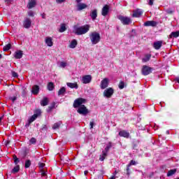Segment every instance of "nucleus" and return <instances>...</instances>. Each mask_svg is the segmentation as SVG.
I'll use <instances>...</instances> for the list:
<instances>
[{
	"mask_svg": "<svg viewBox=\"0 0 179 179\" xmlns=\"http://www.w3.org/2000/svg\"><path fill=\"white\" fill-rule=\"evenodd\" d=\"M90 38L92 44H97L100 42V34L96 31L92 32L90 35Z\"/></svg>",
	"mask_w": 179,
	"mask_h": 179,
	"instance_id": "obj_2",
	"label": "nucleus"
},
{
	"mask_svg": "<svg viewBox=\"0 0 179 179\" xmlns=\"http://www.w3.org/2000/svg\"><path fill=\"white\" fill-rule=\"evenodd\" d=\"M38 166H39L40 170H43V169H44V166H45V164L40 162L38 164Z\"/></svg>",
	"mask_w": 179,
	"mask_h": 179,
	"instance_id": "obj_45",
	"label": "nucleus"
},
{
	"mask_svg": "<svg viewBox=\"0 0 179 179\" xmlns=\"http://www.w3.org/2000/svg\"><path fill=\"white\" fill-rule=\"evenodd\" d=\"M144 26H145L146 27H156L157 26V22L152 20V21H146L144 23Z\"/></svg>",
	"mask_w": 179,
	"mask_h": 179,
	"instance_id": "obj_8",
	"label": "nucleus"
},
{
	"mask_svg": "<svg viewBox=\"0 0 179 179\" xmlns=\"http://www.w3.org/2000/svg\"><path fill=\"white\" fill-rule=\"evenodd\" d=\"M13 159L14 163H15V164H17V163H19V162H20L19 158L16 155H13Z\"/></svg>",
	"mask_w": 179,
	"mask_h": 179,
	"instance_id": "obj_41",
	"label": "nucleus"
},
{
	"mask_svg": "<svg viewBox=\"0 0 179 179\" xmlns=\"http://www.w3.org/2000/svg\"><path fill=\"white\" fill-rule=\"evenodd\" d=\"M110 179H115V176H112Z\"/></svg>",
	"mask_w": 179,
	"mask_h": 179,
	"instance_id": "obj_59",
	"label": "nucleus"
},
{
	"mask_svg": "<svg viewBox=\"0 0 179 179\" xmlns=\"http://www.w3.org/2000/svg\"><path fill=\"white\" fill-rule=\"evenodd\" d=\"M153 2H155V0H150L148 5H150V6H153Z\"/></svg>",
	"mask_w": 179,
	"mask_h": 179,
	"instance_id": "obj_50",
	"label": "nucleus"
},
{
	"mask_svg": "<svg viewBox=\"0 0 179 179\" xmlns=\"http://www.w3.org/2000/svg\"><path fill=\"white\" fill-rule=\"evenodd\" d=\"M45 43L48 47H52V38L51 37H47L45 38Z\"/></svg>",
	"mask_w": 179,
	"mask_h": 179,
	"instance_id": "obj_22",
	"label": "nucleus"
},
{
	"mask_svg": "<svg viewBox=\"0 0 179 179\" xmlns=\"http://www.w3.org/2000/svg\"><path fill=\"white\" fill-rule=\"evenodd\" d=\"M37 5V1L36 0H30L27 4L28 9H31V8H34Z\"/></svg>",
	"mask_w": 179,
	"mask_h": 179,
	"instance_id": "obj_15",
	"label": "nucleus"
},
{
	"mask_svg": "<svg viewBox=\"0 0 179 179\" xmlns=\"http://www.w3.org/2000/svg\"><path fill=\"white\" fill-rule=\"evenodd\" d=\"M86 8H87V4L85 3H78L77 4L78 10H83V9H86Z\"/></svg>",
	"mask_w": 179,
	"mask_h": 179,
	"instance_id": "obj_14",
	"label": "nucleus"
},
{
	"mask_svg": "<svg viewBox=\"0 0 179 179\" xmlns=\"http://www.w3.org/2000/svg\"><path fill=\"white\" fill-rule=\"evenodd\" d=\"M41 176L42 177H46L47 176V172H45V171H44V169H41Z\"/></svg>",
	"mask_w": 179,
	"mask_h": 179,
	"instance_id": "obj_44",
	"label": "nucleus"
},
{
	"mask_svg": "<svg viewBox=\"0 0 179 179\" xmlns=\"http://www.w3.org/2000/svg\"><path fill=\"white\" fill-rule=\"evenodd\" d=\"M113 94H114V89L112 87L108 88L103 92V96L104 97H107V99H110Z\"/></svg>",
	"mask_w": 179,
	"mask_h": 179,
	"instance_id": "obj_6",
	"label": "nucleus"
},
{
	"mask_svg": "<svg viewBox=\"0 0 179 179\" xmlns=\"http://www.w3.org/2000/svg\"><path fill=\"white\" fill-rule=\"evenodd\" d=\"M109 10H110V6L107 4L105 5L102 8V12H101L102 16H107V15H108Z\"/></svg>",
	"mask_w": 179,
	"mask_h": 179,
	"instance_id": "obj_10",
	"label": "nucleus"
},
{
	"mask_svg": "<svg viewBox=\"0 0 179 179\" xmlns=\"http://www.w3.org/2000/svg\"><path fill=\"white\" fill-rule=\"evenodd\" d=\"M153 71H155V69H153L152 67L143 65L141 69V73L142 75H143L144 76H148V75H150V73H152Z\"/></svg>",
	"mask_w": 179,
	"mask_h": 179,
	"instance_id": "obj_3",
	"label": "nucleus"
},
{
	"mask_svg": "<svg viewBox=\"0 0 179 179\" xmlns=\"http://www.w3.org/2000/svg\"><path fill=\"white\" fill-rule=\"evenodd\" d=\"M175 82H177V83H179V77H177L174 79Z\"/></svg>",
	"mask_w": 179,
	"mask_h": 179,
	"instance_id": "obj_54",
	"label": "nucleus"
},
{
	"mask_svg": "<svg viewBox=\"0 0 179 179\" xmlns=\"http://www.w3.org/2000/svg\"><path fill=\"white\" fill-rule=\"evenodd\" d=\"M56 2H57V3H62V2H65V0H56Z\"/></svg>",
	"mask_w": 179,
	"mask_h": 179,
	"instance_id": "obj_51",
	"label": "nucleus"
},
{
	"mask_svg": "<svg viewBox=\"0 0 179 179\" xmlns=\"http://www.w3.org/2000/svg\"><path fill=\"white\" fill-rule=\"evenodd\" d=\"M10 47H12V45L8 43L3 47V51H9V50H10Z\"/></svg>",
	"mask_w": 179,
	"mask_h": 179,
	"instance_id": "obj_37",
	"label": "nucleus"
},
{
	"mask_svg": "<svg viewBox=\"0 0 179 179\" xmlns=\"http://www.w3.org/2000/svg\"><path fill=\"white\" fill-rule=\"evenodd\" d=\"M14 57L16 59H20L23 57V52L22 50H18L15 52Z\"/></svg>",
	"mask_w": 179,
	"mask_h": 179,
	"instance_id": "obj_17",
	"label": "nucleus"
},
{
	"mask_svg": "<svg viewBox=\"0 0 179 179\" xmlns=\"http://www.w3.org/2000/svg\"><path fill=\"white\" fill-rule=\"evenodd\" d=\"M54 83H48V90H49L50 92L54 90Z\"/></svg>",
	"mask_w": 179,
	"mask_h": 179,
	"instance_id": "obj_33",
	"label": "nucleus"
},
{
	"mask_svg": "<svg viewBox=\"0 0 179 179\" xmlns=\"http://www.w3.org/2000/svg\"><path fill=\"white\" fill-rule=\"evenodd\" d=\"M89 30H90V25L89 24H85L81 27L74 26L73 32L75 34H77V36H82V34H86Z\"/></svg>",
	"mask_w": 179,
	"mask_h": 179,
	"instance_id": "obj_1",
	"label": "nucleus"
},
{
	"mask_svg": "<svg viewBox=\"0 0 179 179\" xmlns=\"http://www.w3.org/2000/svg\"><path fill=\"white\" fill-rule=\"evenodd\" d=\"M176 173H177V169H171L167 172L166 176L167 177H171L174 176Z\"/></svg>",
	"mask_w": 179,
	"mask_h": 179,
	"instance_id": "obj_21",
	"label": "nucleus"
},
{
	"mask_svg": "<svg viewBox=\"0 0 179 179\" xmlns=\"http://www.w3.org/2000/svg\"><path fill=\"white\" fill-rule=\"evenodd\" d=\"M37 142V139H36V138L32 137L30 140H29V145H35V143Z\"/></svg>",
	"mask_w": 179,
	"mask_h": 179,
	"instance_id": "obj_38",
	"label": "nucleus"
},
{
	"mask_svg": "<svg viewBox=\"0 0 179 179\" xmlns=\"http://www.w3.org/2000/svg\"><path fill=\"white\" fill-rule=\"evenodd\" d=\"M37 119V115H33L29 120V122H28V127L29 125H30L31 124V122H33L34 121H35Z\"/></svg>",
	"mask_w": 179,
	"mask_h": 179,
	"instance_id": "obj_27",
	"label": "nucleus"
},
{
	"mask_svg": "<svg viewBox=\"0 0 179 179\" xmlns=\"http://www.w3.org/2000/svg\"><path fill=\"white\" fill-rule=\"evenodd\" d=\"M166 12L168 15H173L174 10L169 8L166 10Z\"/></svg>",
	"mask_w": 179,
	"mask_h": 179,
	"instance_id": "obj_42",
	"label": "nucleus"
},
{
	"mask_svg": "<svg viewBox=\"0 0 179 179\" xmlns=\"http://www.w3.org/2000/svg\"><path fill=\"white\" fill-rule=\"evenodd\" d=\"M66 30V25L65 24H62L60 29H59V33H64Z\"/></svg>",
	"mask_w": 179,
	"mask_h": 179,
	"instance_id": "obj_31",
	"label": "nucleus"
},
{
	"mask_svg": "<svg viewBox=\"0 0 179 179\" xmlns=\"http://www.w3.org/2000/svg\"><path fill=\"white\" fill-rule=\"evenodd\" d=\"M61 124H62V122H56L53 124L52 129H59V127H61Z\"/></svg>",
	"mask_w": 179,
	"mask_h": 179,
	"instance_id": "obj_32",
	"label": "nucleus"
},
{
	"mask_svg": "<svg viewBox=\"0 0 179 179\" xmlns=\"http://www.w3.org/2000/svg\"><path fill=\"white\" fill-rule=\"evenodd\" d=\"M1 58H2V55L0 54V59H1Z\"/></svg>",
	"mask_w": 179,
	"mask_h": 179,
	"instance_id": "obj_62",
	"label": "nucleus"
},
{
	"mask_svg": "<svg viewBox=\"0 0 179 179\" xmlns=\"http://www.w3.org/2000/svg\"><path fill=\"white\" fill-rule=\"evenodd\" d=\"M60 66H61V68H65V66H66V62H62L60 63Z\"/></svg>",
	"mask_w": 179,
	"mask_h": 179,
	"instance_id": "obj_47",
	"label": "nucleus"
},
{
	"mask_svg": "<svg viewBox=\"0 0 179 179\" xmlns=\"http://www.w3.org/2000/svg\"><path fill=\"white\" fill-rule=\"evenodd\" d=\"M34 115H36L37 117H38V115H41V110L38 109L35 110V114Z\"/></svg>",
	"mask_w": 179,
	"mask_h": 179,
	"instance_id": "obj_43",
	"label": "nucleus"
},
{
	"mask_svg": "<svg viewBox=\"0 0 179 179\" xmlns=\"http://www.w3.org/2000/svg\"><path fill=\"white\" fill-rule=\"evenodd\" d=\"M76 1L77 3V4H78V3H80V2H82V0H76Z\"/></svg>",
	"mask_w": 179,
	"mask_h": 179,
	"instance_id": "obj_58",
	"label": "nucleus"
},
{
	"mask_svg": "<svg viewBox=\"0 0 179 179\" xmlns=\"http://www.w3.org/2000/svg\"><path fill=\"white\" fill-rule=\"evenodd\" d=\"M162 45H163V41H158L154 42L153 48H155V50H160L162 48Z\"/></svg>",
	"mask_w": 179,
	"mask_h": 179,
	"instance_id": "obj_13",
	"label": "nucleus"
},
{
	"mask_svg": "<svg viewBox=\"0 0 179 179\" xmlns=\"http://www.w3.org/2000/svg\"><path fill=\"white\" fill-rule=\"evenodd\" d=\"M118 19L123 24H129L131 22V18L122 15H119Z\"/></svg>",
	"mask_w": 179,
	"mask_h": 179,
	"instance_id": "obj_7",
	"label": "nucleus"
},
{
	"mask_svg": "<svg viewBox=\"0 0 179 179\" xmlns=\"http://www.w3.org/2000/svg\"><path fill=\"white\" fill-rule=\"evenodd\" d=\"M125 87V83L124 81H120L119 83V89H124Z\"/></svg>",
	"mask_w": 179,
	"mask_h": 179,
	"instance_id": "obj_40",
	"label": "nucleus"
},
{
	"mask_svg": "<svg viewBox=\"0 0 179 179\" xmlns=\"http://www.w3.org/2000/svg\"><path fill=\"white\" fill-rule=\"evenodd\" d=\"M78 45V41L76 40H73L69 45L70 48H75Z\"/></svg>",
	"mask_w": 179,
	"mask_h": 179,
	"instance_id": "obj_29",
	"label": "nucleus"
},
{
	"mask_svg": "<svg viewBox=\"0 0 179 179\" xmlns=\"http://www.w3.org/2000/svg\"><path fill=\"white\" fill-rule=\"evenodd\" d=\"M19 170H20V168L19 167V166H15L12 170V173H13L14 174H16V173H18Z\"/></svg>",
	"mask_w": 179,
	"mask_h": 179,
	"instance_id": "obj_39",
	"label": "nucleus"
},
{
	"mask_svg": "<svg viewBox=\"0 0 179 179\" xmlns=\"http://www.w3.org/2000/svg\"><path fill=\"white\" fill-rule=\"evenodd\" d=\"M112 146H113V143H111V142H109L105 148V152H108V150H110Z\"/></svg>",
	"mask_w": 179,
	"mask_h": 179,
	"instance_id": "obj_36",
	"label": "nucleus"
},
{
	"mask_svg": "<svg viewBox=\"0 0 179 179\" xmlns=\"http://www.w3.org/2000/svg\"><path fill=\"white\" fill-rule=\"evenodd\" d=\"M10 100H12L13 102H15V101H16V96L10 98Z\"/></svg>",
	"mask_w": 179,
	"mask_h": 179,
	"instance_id": "obj_55",
	"label": "nucleus"
},
{
	"mask_svg": "<svg viewBox=\"0 0 179 179\" xmlns=\"http://www.w3.org/2000/svg\"><path fill=\"white\" fill-rule=\"evenodd\" d=\"M84 174L85 176H87V174H89V171H85Z\"/></svg>",
	"mask_w": 179,
	"mask_h": 179,
	"instance_id": "obj_56",
	"label": "nucleus"
},
{
	"mask_svg": "<svg viewBox=\"0 0 179 179\" xmlns=\"http://www.w3.org/2000/svg\"><path fill=\"white\" fill-rule=\"evenodd\" d=\"M90 129H93V127L94 126V122H90Z\"/></svg>",
	"mask_w": 179,
	"mask_h": 179,
	"instance_id": "obj_49",
	"label": "nucleus"
},
{
	"mask_svg": "<svg viewBox=\"0 0 179 179\" xmlns=\"http://www.w3.org/2000/svg\"><path fill=\"white\" fill-rule=\"evenodd\" d=\"M43 19H45V13L41 15Z\"/></svg>",
	"mask_w": 179,
	"mask_h": 179,
	"instance_id": "obj_57",
	"label": "nucleus"
},
{
	"mask_svg": "<svg viewBox=\"0 0 179 179\" xmlns=\"http://www.w3.org/2000/svg\"><path fill=\"white\" fill-rule=\"evenodd\" d=\"M133 17H135V13H133Z\"/></svg>",
	"mask_w": 179,
	"mask_h": 179,
	"instance_id": "obj_61",
	"label": "nucleus"
},
{
	"mask_svg": "<svg viewBox=\"0 0 179 179\" xmlns=\"http://www.w3.org/2000/svg\"><path fill=\"white\" fill-rule=\"evenodd\" d=\"M107 153L108 152H106V151H103L102 152V155H100V157H99V160L101 161V162H103V160H104V159H106V157H107Z\"/></svg>",
	"mask_w": 179,
	"mask_h": 179,
	"instance_id": "obj_30",
	"label": "nucleus"
},
{
	"mask_svg": "<svg viewBox=\"0 0 179 179\" xmlns=\"http://www.w3.org/2000/svg\"><path fill=\"white\" fill-rule=\"evenodd\" d=\"M115 174H117V171H115Z\"/></svg>",
	"mask_w": 179,
	"mask_h": 179,
	"instance_id": "obj_63",
	"label": "nucleus"
},
{
	"mask_svg": "<svg viewBox=\"0 0 179 179\" xmlns=\"http://www.w3.org/2000/svg\"><path fill=\"white\" fill-rule=\"evenodd\" d=\"M139 129H141V131H145V126H138Z\"/></svg>",
	"mask_w": 179,
	"mask_h": 179,
	"instance_id": "obj_52",
	"label": "nucleus"
},
{
	"mask_svg": "<svg viewBox=\"0 0 179 179\" xmlns=\"http://www.w3.org/2000/svg\"><path fill=\"white\" fill-rule=\"evenodd\" d=\"M86 101H87L83 98H78L77 99H76L74 101L73 106L74 108H78L81 106H83V104H85L86 103Z\"/></svg>",
	"mask_w": 179,
	"mask_h": 179,
	"instance_id": "obj_4",
	"label": "nucleus"
},
{
	"mask_svg": "<svg viewBox=\"0 0 179 179\" xmlns=\"http://www.w3.org/2000/svg\"><path fill=\"white\" fill-rule=\"evenodd\" d=\"M135 164V161L131 160L129 166H134Z\"/></svg>",
	"mask_w": 179,
	"mask_h": 179,
	"instance_id": "obj_53",
	"label": "nucleus"
},
{
	"mask_svg": "<svg viewBox=\"0 0 179 179\" xmlns=\"http://www.w3.org/2000/svg\"><path fill=\"white\" fill-rule=\"evenodd\" d=\"M66 85L69 87H71V89H78V87H79L78 83H67Z\"/></svg>",
	"mask_w": 179,
	"mask_h": 179,
	"instance_id": "obj_18",
	"label": "nucleus"
},
{
	"mask_svg": "<svg viewBox=\"0 0 179 179\" xmlns=\"http://www.w3.org/2000/svg\"><path fill=\"white\" fill-rule=\"evenodd\" d=\"M77 112L81 115H87V114H89V109H87L85 105H82L81 106L78 107Z\"/></svg>",
	"mask_w": 179,
	"mask_h": 179,
	"instance_id": "obj_5",
	"label": "nucleus"
},
{
	"mask_svg": "<svg viewBox=\"0 0 179 179\" xmlns=\"http://www.w3.org/2000/svg\"><path fill=\"white\" fill-rule=\"evenodd\" d=\"M152 58L151 54H146L144 55V57L142 59V62H149Z\"/></svg>",
	"mask_w": 179,
	"mask_h": 179,
	"instance_id": "obj_19",
	"label": "nucleus"
},
{
	"mask_svg": "<svg viewBox=\"0 0 179 179\" xmlns=\"http://www.w3.org/2000/svg\"><path fill=\"white\" fill-rule=\"evenodd\" d=\"M143 12L141 10V9H136L135 10V17H141Z\"/></svg>",
	"mask_w": 179,
	"mask_h": 179,
	"instance_id": "obj_25",
	"label": "nucleus"
},
{
	"mask_svg": "<svg viewBox=\"0 0 179 179\" xmlns=\"http://www.w3.org/2000/svg\"><path fill=\"white\" fill-rule=\"evenodd\" d=\"M48 98L44 97L41 101V105L43 106V107L45 106H48Z\"/></svg>",
	"mask_w": 179,
	"mask_h": 179,
	"instance_id": "obj_23",
	"label": "nucleus"
},
{
	"mask_svg": "<svg viewBox=\"0 0 179 179\" xmlns=\"http://www.w3.org/2000/svg\"><path fill=\"white\" fill-rule=\"evenodd\" d=\"M38 92H40V87L38 85H34L32 87V90H31L32 94L37 95L38 94Z\"/></svg>",
	"mask_w": 179,
	"mask_h": 179,
	"instance_id": "obj_16",
	"label": "nucleus"
},
{
	"mask_svg": "<svg viewBox=\"0 0 179 179\" xmlns=\"http://www.w3.org/2000/svg\"><path fill=\"white\" fill-rule=\"evenodd\" d=\"M54 108H55V103H52L51 106L48 107V113H51Z\"/></svg>",
	"mask_w": 179,
	"mask_h": 179,
	"instance_id": "obj_34",
	"label": "nucleus"
},
{
	"mask_svg": "<svg viewBox=\"0 0 179 179\" xmlns=\"http://www.w3.org/2000/svg\"><path fill=\"white\" fill-rule=\"evenodd\" d=\"M90 16H91L92 20H95L96 17H97V10L96 9L93 10L91 12Z\"/></svg>",
	"mask_w": 179,
	"mask_h": 179,
	"instance_id": "obj_26",
	"label": "nucleus"
},
{
	"mask_svg": "<svg viewBox=\"0 0 179 179\" xmlns=\"http://www.w3.org/2000/svg\"><path fill=\"white\" fill-rule=\"evenodd\" d=\"M82 82H83V83H84L85 85H86V84H87V83H90V82H92V76H90V75H87V76H83Z\"/></svg>",
	"mask_w": 179,
	"mask_h": 179,
	"instance_id": "obj_9",
	"label": "nucleus"
},
{
	"mask_svg": "<svg viewBox=\"0 0 179 179\" xmlns=\"http://www.w3.org/2000/svg\"><path fill=\"white\" fill-rule=\"evenodd\" d=\"M2 122V117H0V124Z\"/></svg>",
	"mask_w": 179,
	"mask_h": 179,
	"instance_id": "obj_60",
	"label": "nucleus"
},
{
	"mask_svg": "<svg viewBox=\"0 0 179 179\" xmlns=\"http://www.w3.org/2000/svg\"><path fill=\"white\" fill-rule=\"evenodd\" d=\"M108 78H104L103 80H102L101 82V88L104 90L106 87H108Z\"/></svg>",
	"mask_w": 179,
	"mask_h": 179,
	"instance_id": "obj_12",
	"label": "nucleus"
},
{
	"mask_svg": "<svg viewBox=\"0 0 179 179\" xmlns=\"http://www.w3.org/2000/svg\"><path fill=\"white\" fill-rule=\"evenodd\" d=\"M30 166H31V161H30V159L26 160L24 165L25 169H29Z\"/></svg>",
	"mask_w": 179,
	"mask_h": 179,
	"instance_id": "obj_35",
	"label": "nucleus"
},
{
	"mask_svg": "<svg viewBox=\"0 0 179 179\" xmlns=\"http://www.w3.org/2000/svg\"><path fill=\"white\" fill-rule=\"evenodd\" d=\"M28 15L29 16H31V17H33V16H34V13H33V11H29Z\"/></svg>",
	"mask_w": 179,
	"mask_h": 179,
	"instance_id": "obj_48",
	"label": "nucleus"
},
{
	"mask_svg": "<svg viewBox=\"0 0 179 179\" xmlns=\"http://www.w3.org/2000/svg\"><path fill=\"white\" fill-rule=\"evenodd\" d=\"M13 78H18L19 75H17V73L15 71H11Z\"/></svg>",
	"mask_w": 179,
	"mask_h": 179,
	"instance_id": "obj_46",
	"label": "nucleus"
},
{
	"mask_svg": "<svg viewBox=\"0 0 179 179\" xmlns=\"http://www.w3.org/2000/svg\"><path fill=\"white\" fill-rule=\"evenodd\" d=\"M119 136H123V138H129V133L127 132L124 130H122L119 132Z\"/></svg>",
	"mask_w": 179,
	"mask_h": 179,
	"instance_id": "obj_20",
	"label": "nucleus"
},
{
	"mask_svg": "<svg viewBox=\"0 0 179 179\" xmlns=\"http://www.w3.org/2000/svg\"><path fill=\"white\" fill-rule=\"evenodd\" d=\"M66 92V89L65 87H62L58 92V96H64L65 94V92Z\"/></svg>",
	"mask_w": 179,
	"mask_h": 179,
	"instance_id": "obj_28",
	"label": "nucleus"
},
{
	"mask_svg": "<svg viewBox=\"0 0 179 179\" xmlns=\"http://www.w3.org/2000/svg\"><path fill=\"white\" fill-rule=\"evenodd\" d=\"M31 26V20L29 18H25L23 22V27L25 29H29Z\"/></svg>",
	"mask_w": 179,
	"mask_h": 179,
	"instance_id": "obj_11",
	"label": "nucleus"
},
{
	"mask_svg": "<svg viewBox=\"0 0 179 179\" xmlns=\"http://www.w3.org/2000/svg\"><path fill=\"white\" fill-rule=\"evenodd\" d=\"M0 82H1V79H0Z\"/></svg>",
	"mask_w": 179,
	"mask_h": 179,
	"instance_id": "obj_64",
	"label": "nucleus"
},
{
	"mask_svg": "<svg viewBox=\"0 0 179 179\" xmlns=\"http://www.w3.org/2000/svg\"><path fill=\"white\" fill-rule=\"evenodd\" d=\"M173 37L174 38H177V37H179V31L171 32L169 35V38H173Z\"/></svg>",
	"mask_w": 179,
	"mask_h": 179,
	"instance_id": "obj_24",
	"label": "nucleus"
}]
</instances>
